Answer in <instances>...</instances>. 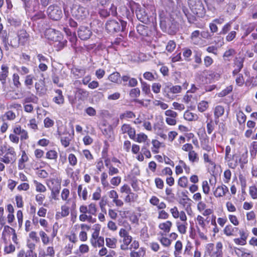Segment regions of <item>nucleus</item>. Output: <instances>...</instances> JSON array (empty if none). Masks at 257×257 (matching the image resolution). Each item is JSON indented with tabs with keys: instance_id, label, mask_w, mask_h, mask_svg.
<instances>
[{
	"instance_id": "1",
	"label": "nucleus",
	"mask_w": 257,
	"mask_h": 257,
	"mask_svg": "<svg viewBox=\"0 0 257 257\" xmlns=\"http://www.w3.org/2000/svg\"><path fill=\"white\" fill-rule=\"evenodd\" d=\"M127 23L122 20L116 21L110 20L106 22L105 29L110 33H118L124 31L126 27Z\"/></svg>"
},
{
	"instance_id": "2",
	"label": "nucleus",
	"mask_w": 257,
	"mask_h": 257,
	"mask_svg": "<svg viewBox=\"0 0 257 257\" xmlns=\"http://www.w3.org/2000/svg\"><path fill=\"white\" fill-rule=\"evenodd\" d=\"M188 5L192 13L199 17H203L206 11L201 0H188Z\"/></svg>"
},
{
	"instance_id": "3",
	"label": "nucleus",
	"mask_w": 257,
	"mask_h": 257,
	"mask_svg": "<svg viewBox=\"0 0 257 257\" xmlns=\"http://www.w3.org/2000/svg\"><path fill=\"white\" fill-rule=\"evenodd\" d=\"M72 16L76 20L82 21L85 20L89 15L88 10L80 5H75L71 10Z\"/></svg>"
},
{
	"instance_id": "4",
	"label": "nucleus",
	"mask_w": 257,
	"mask_h": 257,
	"mask_svg": "<svg viewBox=\"0 0 257 257\" xmlns=\"http://www.w3.org/2000/svg\"><path fill=\"white\" fill-rule=\"evenodd\" d=\"M223 245L221 242H217L215 247L213 243H208L206 249L210 257H222Z\"/></svg>"
},
{
	"instance_id": "5",
	"label": "nucleus",
	"mask_w": 257,
	"mask_h": 257,
	"mask_svg": "<svg viewBox=\"0 0 257 257\" xmlns=\"http://www.w3.org/2000/svg\"><path fill=\"white\" fill-rule=\"evenodd\" d=\"M149 10L144 6H137L136 10V14L138 19L145 24L153 20V18L149 14Z\"/></svg>"
},
{
	"instance_id": "6",
	"label": "nucleus",
	"mask_w": 257,
	"mask_h": 257,
	"mask_svg": "<svg viewBox=\"0 0 257 257\" xmlns=\"http://www.w3.org/2000/svg\"><path fill=\"white\" fill-rule=\"evenodd\" d=\"M5 155L3 158H1V161L5 164L14 163L17 159L16 153L13 147L11 146H5Z\"/></svg>"
},
{
	"instance_id": "7",
	"label": "nucleus",
	"mask_w": 257,
	"mask_h": 257,
	"mask_svg": "<svg viewBox=\"0 0 257 257\" xmlns=\"http://www.w3.org/2000/svg\"><path fill=\"white\" fill-rule=\"evenodd\" d=\"M47 13L48 17L54 21L60 20L63 16L61 8L56 5H50L47 9Z\"/></svg>"
},
{
	"instance_id": "8",
	"label": "nucleus",
	"mask_w": 257,
	"mask_h": 257,
	"mask_svg": "<svg viewBox=\"0 0 257 257\" xmlns=\"http://www.w3.org/2000/svg\"><path fill=\"white\" fill-rule=\"evenodd\" d=\"M45 35L48 39L52 41L60 42L62 40L61 33L59 31L52 28L47 29Z\"/></svg>"
},
{
	"instance_id": "9",
	"label": "nucleus",
	"mask_w": 257,
	"mask_h": 257,
	"mask_svg": "<svg viewBox=\"0 0 257 257\" xmlns=\"http://www.w3.org/2000/svg\"><path fill=\"white\" fill-rule=\"evenodd\" d=\"M244 33L243 37H246L251 34L250 37L253 40L257 39V24L255 23H249L243 27Z\"/></svg>"
},
{
	"instance_id": "10",
	"label": "nucleus",
	"mask_w": 257,
	"mask_h": 257,
	"mask_svg": "<svg viewBox=\"0 0 257 257\" xmlns=\"http://www.w3.org/2000/svg\"><path fill=\"white\" fill-rule=\"evenodd\" d=\"M245 58L243 56L236 57L233 60V67L234 69L232 71L233 76H235V74H237L243 67V63Z\"/></svg>"
},
{
	"instance_id": "11",
	"label": "nucleus",
	"mask_w": 257,
	"mask_h": 257,
	"mask_svg": "<svg viewBox=\"0 0 257 257\" xmlns=\"http://www.w3.org/2000/svg\"><path fill=\"white\" fill-rule=\"evenodd\" d=\"M79 211L81 213H87L90 215H95L97 212L96 205L94 203H90L89 205H81Z\"/></svg>"
},
{
	"instance_id": "12",
	"label": "nucleus",
	"mask_w": 257,
	"mask_h": 257,
	"mask_svg": "<svg viewBox=\"0 0 257 257\" xmlns=\"http://www.w3.org/2000/svg\"><path fill=\"white\" fill-rule=\"evenodd\" d=\"M91 35L92 32L88 27L85 26L79 27L78 31V35L81 40H86L90 37Z\"/></svg>"
},
{
	"instance_id": "13",
	"label": "nucleus",
	"mask_w": 257,
	"mask_h": 257,
	"mask_svg": "<svg viewBox=\"0 0 257 257\" xmlns=\"http://www.w3.org/2000/svg\"><path fill=\"white\" fill-rule=\"evenodd\" d=\"M99 14L103 18H106L110 15H111L112 16H116L117 15V9L115 6L112 4L109 11L107 9H101L99 11Z\"/></svg>"
},
{
	"instance_id": "14",
	"label": "nucleus",
	"mask_w": 257,
	"mask_h": 257,
	"mask_svg": "<svg viewBox=\"0 0 257 257\" xmlns=\"http://www.w3.org/2000/svg\"><path fill=\"white\" fill-rule=\"evenodd\" d=\"M122 134H127L130 138L133 139L135 138L136 130L135 128L132 127L129 124L124 123L121 127L120 130Z\"/></svg>"
},
{
	"instance_id": "15",
	"label": "nucleus",
	"mask_w": 257,
	"mask_h": 257,
	"mask_svg": "<svg viewBox=\"0 0 257 257\" xmlns=\"http://www.w3.org/2000/svg\"><path fill=\"white\" fill-rule=\"evenodd\" d=\"M58 135L61 137L60 141L62 145L66 148L69 146L70 142L71 141V135L69 133H62L61 132L58 131Z\"/></svg>"
},
{
	"instance_id": "16",
	"label": "nucleus",
	"mask_w": 257,
	"mask_h": 257,
	"mask_svg": "<svg viewBox=\"0 0 257 257\" xmlns=\"http://www.w3.org/2000/svg\"><path fill=\"white\" fill-rule=\"evenodd\" d=\"M134 141L139 143H145V145L149 146L150 140L148 139V136L144 133H141L138 134L137 136L136 134L135 135V138L133 139Z\"/></svg>"
},
{
	"instance_id": "17",
	"label": "nucleus",
	"mask_w": 257,
	"mask_h": 257,
	"mask_svg": "<svg viewBox=\"0 0 257 257\" xmlns=\"http://www.w3.org/2000/svg\"><path fill=\"white\" fill-rule=\"evenodd\" d=\"M17 36L22 45H24L29 38V34L24 29L18 31Z\"/></svg>"
},
{
	"instance_id": "18",
	"label": "nucleus",
	"mask_w": 257,
	"mask_h": 257,
	"mask_svg": "<svg viewBox=\"0 0 257 257\" xmlns=\"http://www.w3.org/2000/svg\"><path fill=\"white\" fill-rule=\"evenodd\" d=\"M89 96V92L82 88H77L75 92V97L79 100L84 101Z\"/></svg>"
},
{
	"instance_id": "19",
	"label": "nucleus",
	"mask_w": 257,
	"mask_h": 257,
	"mask_svg": "<svg viewBox=\"0 0 257 257\" xmlns=\"http://www.w3.org/2000/svg\"><path fill=\"white\" fill-rule=\"evenodd\" d=\"M45 79H40L38 82L35 84V87L36 90L37 94L39 95L44 94L45 93Z\"/></svg>"
},
{
	"instance_id": "20",
	"label": "nucleus",
	"mask_w": 257,
	"mask_h": 257,
	"mask_svg": "<svg viewBox=\"0 0 257 257\" xmlns=\"http://www.w3.org/2000/svg\"><path fill=\"white\" fill-rule=\"evenodd\" d=\"M228 192V189L227 186L222 185L218 186L214 192V195L216 197H220L225 195Z\"/></svg>"
},
{
	"instance_id": "21",
	"label": "nucleus",
	"mask_w": 257,
	"mask_h": 257,
	"mask_svg": "<svg viewBox=\"0 0 257 257\" xmlns=\"http://www.w3.org/2000/svg\"><path fill=\"white\" fill-rule=\"evenodd\" d=\"M55 92L56 96L53 99V101L59 105L63 104L64 102V97L62 91L60 89H56Z\"/></svg>"
},
{
	"instance_id": "22",
	"label": "nucleus",
	"mask_w": 257,
	"mask_h": 257,
	"mask_svg": "<svg viewBox=\"0 0 257 257\" xmlns=\"http://www.w3.org/2000/svg\"><path fill=\"white\" fill-rule=\"evenodd\" d=\"M51 182L52 184H54V182L56 183L55 186L52 188H50L52 192V195H53V198L55 199L56 196L59 194L60 190L61 189L60 182L58 180L55 179H52Z\"/></svg>"
},
{
	"instance_id": "23",
	"label": "nucleus",
	"mask_w": 257,
	"mask_h": 257,
	"mask_svg": "<svg viewBox=\"0 0 257 257\" xmlns=\"http://www.w3.org/2000/svg\"><path fill=\"white\" fill-rule=\"evenodd\" d=\"M237 250L236 253L240 257H253L252 252L245 248H238Z\"/></svg>"
},
{
	"instance_id": "24",
	"label": "nucleus",
	"mask_w": 257,
	"mask_h": 257,
	"mask_svg": "<svg viewBox=\"0 0 257 257\" xmlns=\"http://www.w3.org/2000/svg\"><path fill=\"white\" fill-rule=\"evenodd\" d=\"M172 226V223L170 221H167L165 222L161 223L159 225V228L163 230L165 233H169L170 231L171 227Z\"/></svg>"
},
{
	"instance_id": "25",
	"label": "nucleus",
	"mask_w": 257,
	"mask_h": 257,
	"mask_svg": "<svg viewBox=\"0 0 257 257\" xmlns=\"http://www.w3.org/2000/svg\"><path fill=\"white\" fill-rule=\"evenodd\" d=\"M69 214V208L66 205L61 206V212H57L56 217L57 218L67 216Z\"/></svg>"
},
{
	"instance_id": "26",
	"label": "nucleus",
	"mask_w": 257,
	"mask_h": 257,
	"mask_svg": "<svg viewBox=\"0 0 257 257\" xmlns=\"http://www.w3.org/2000/svg\"><path fill=\"white\" fill-rule=\"evenodd\" d=\"M29 160V158L28 156L27 155L26 152L25 151H23L22 152V155L21 158L19 160V163H18V168L19 169H23L25 167V165L24 163L25 162H28Z\"/></svg>"
},
{
	"instance_id": "27",
	"label": "nucleus",
	"mask_w": 257,
	"mask_h": 257,
	"mask_svg": "<svg viewBox=\"0 0 257 257\" xmlns=\"http://www.w3.org/2000/svg\"><path fill=\"white\" fill-rule=\"evenodd\" d=\"M0 38L4 44V48L6 50L8 51L9 48V40L8 36L6 31H4L0 34Z\"/></svg>"
},
{
	"instance_id": "28",
	"label": "nucleus",
	"mask_w": 257,
	"mask_h": 257,
	"mask_svg": "<svg viewBox=\"0 0 257 257\" xmlns=\"http://www.w3.org/2000/svg\"><path fill=\"white\" fill-rule=\"evenodd\" d=\"M108 79L111 82H113V83H121L120 75L117 72H113L112 74H111L110 75H109Z\"/></svg>"
},
{
	"instance_id": "29",
	"label": "nucleus",
	"mask_w": 257,
	"mask_h": 257,
	"mask_svg": "<svg viewBox=\"0 0 257 257\" xmlns=\"http://www.w3.org/2000/svg\"><path fill=\"white\" fill-rule=\"evenodd\" d=\"M163 92L165 97L171 98L170 93H172V84L170 83H166L163 88Z\"/></svg>"
},
{
	"instance_id": "30",
	"label": "nucleus",
	"mask_w": 257,
	"mask_h": 257,
	"mask_svg": "<svg viewBox=\"0 0 257 257\" xmlns=\"http://www.w3.org/2000/svg\"><path fill=\"white\" fill-rule=\"evenodd\" d=\"M1 74H0V80L2 81L3 83L6 82V78L8 77L9 73V68L7 66H2Z\"/></svg>"
},
{
	"instance_id": "31",
	"label": "nucleus",
	"mask_w": 257,
	"mask_h": 257,
	"mask_svg": "<svg viewBox=\"0 0 257 257\" xmlns=\"http://www.w3.org/2000/svg\"><path fill=\"white\" fill-rule=\"evenodd\" d=\"M4 231L9 232V233H12L13 234L12 238V240L13 241V242L17 244L18 243L17 235L16 233L15 230L14 228L10 227L9 226L6 225V226H4Z\"/></svg>"
},
{
	"instance_id": "32",
	"label": "nucleus",
	"mask_w": 257,
	"mask_h": 257,
	"mask_svg": "<svg viewBox=\"0 0 257 257\" xmlns=\"http://www.w3.org/2000/svg\"><path fill=\"white\" fill-rule=\"evenodd\" d=\"M34 79L35 80V79H36V78L32 74L27 75L25 77L24 84H25V86L28 89H30L31 88V86L33 84V80Z\"/></svg>"
},
{
	"instance_id": "33",
	"label": "nucleus",
	"mask_w": 257,
	"mask_h": 257,
	"mask_svg": "<svg viewBox=\"0 0 257 257\" xmlns=\"http://www.w3.org/2000/svg\"><path fill=\"white\" fill-rule=\"evenodd\" d=\"M184 118L188 121L196 120L198 117L197 114L193 113L189 111H186L184 114Z\"/></svg>"
},
{
	"instance_id": "34",
	"label": "nucleus",
	"mask_w": 257,
	"mask_h": 257,
	"mask_svg": "<svg viewBox=\"0 0 257 257\" xmlns=\"http://www.w3.org/2000/svg\"><path fill=\"white\" fill-rule=\"evenodd\" d=\"M137 30L138 33L143 36H146L148 35L149 31L148 27L143 25H140L137 26Z\"/></svg>"
},
{
	"instance_id": "35",
	"label": "nucleus",
	"mask_w": 257,
	"mask_h": 257,
	"mask_svg": "<svg viewBox=\"0 0 257 257\" xmlns=\"http://www.w3.org/2000/svg\"><path fill=\"white\" fill-rule=\"evenodd\" d=\"M122 242V243L120 245V248L122 250H125L128 248V245L132 241V237L130 236L128 238L125 239L120 240L119 242Z\"/></svg>"
},
{
	"instance_id": "36",
	"label": "nucleus",
	"mask_w": 257,
	"mask_h": 257,
	"mask_svg": "<svg viewBox=\"0 0 257 257\" xmlns=\"http://www.w3.org/2000/svg\"><path fill=\"white\" fill-rule=\"evenodd\" d=\"M20 44H21V43L17 36L12 37L10 40V43H9V46L14 48H18Z\"/></svg>"
},
{
	"instance_id": "37",
	"label": "nucleus",
	"mask_w": 257,
	"mask_h": 257,
	"mask_svg": "<svg viewBox=\"0 0 257 257\" xmlns=\"http://www.w3.org/2000/svg\"><path fill=\"white\" fill-rule=\"evenodd\" d=\"M188 158L191 163H197L199 161V157L197 153L192 150L189 152Z\"/></svg>"
},
{
	"instance_id": "38",
	"label": "nucleus",
	"mask_w": 257,
	"mask_h": 257,
	"mask_svg": "<svg viewBox=\"0 0 257 257\" xmlns=\"http://www.w3.org/2000/svg\"><path fill=\"white\" fill-rule=\"evenodd\" d=\"M203 158L204 163H208L212 166H215V163L213 160V157H212L211 153H204Z\"/></svg>"
},
{
	"instance_id": "39",
	"label": "nucleus",
	"mask_w": 257,
	"mask_h": 257,
	"mask_svg": "<svg viewBox=\"0 0 257 257\" xmlns=\"http://www.w3.org/2000/svg\"><path fill=\"white\" fill-rule=\"evenodd\" d=\"M187 222L183 223H180L179 221L176 222V225L179 232L181 234H185L186 232L187 229Z\"/></svg>"
},
{
	"instance_id": "40",
	"label": "nucleus",
	"mask_w": 257,
	"mask_h": 257,
	"mask_svg": "<svg viewBox=\"0 0 257 257\" xmlns=\"http://www.w3.org/2000/svg\"><path fill=\"white\" fill-rule=\"evenodd\" d=\"M224 113V108L222 106L217 105L215 107L214 111V114L215 116L220 117Z\"/></svg>"
},
{
	"instance_id": "41",
	"label": "nucleus",
	"mask_w": 257,
	"mask_h": 257,
	"mask_svg": "<svg viewBox=\"0 0 257 257\" xmlns=\"http://www.w3.org/2000/svg\"><path fill=\"white\" fill-rule=\"evenodd\" d=\"M235 230H237V228L233 227L231 225H227L224 229V233L227 236L233 235Z\"/></svg>"
},
{
	"instance_id": "42",
	"label": "nucleus",
	"mask_w": 257,
	"mask_h": 257,
	"mask_svg": "<svg viewBox=\"0 0 257 257\" xmlns=\"http://www.w3.org/2000/svg\"><path fill=\"white\" fill-rule=\"evenodd\" d=\"M153 147L152 148V151L154 154L159 153V149L161 147V143L157 140H153L152 141Z\"/></svg>"
},
{
	"instance_id": "43",
	"label": "nucleus",
	"mask_w": 257,
	"mask_h": 257,
	"mask_svg": "<svg viewBox=\"0 0 257 257\" xmlns=\"http://www.w3.org/2000/svg\"><path fill=\"white\" fill-rule=\"evenodd\" d=\"M106 245L111 248H114L116 247L117 240L115 238H106Z\"/></svg>"
},
{
	"instance_id": "44",
	"label": "nucleus",
	"mask_w": 257,
	"mask_h": 257,
	"mask_svg": "<svg viewBox=\"0 0 257 257\" xmlns=\"http://www.w3.org/2000/svg\"><path fill=\"white\" fill-rule=\"evenodd\" d=\"M57 157L58 154L55 150H50L46 154V158L48 159L56 161Z\"/></svg>"
},
{
	"instance_id": "45",
	"label": "nucleus",
	"mask_w": 257,
	"mask_h": 257,
	"mask_svg": "<svg viewBox=\"0 0 257 257\" xmlns=\"http://www.w3.org/2000/svg\"><path fill=\"white\" fill-rule=\"evenodd\" d=\"M135 113L131 111H126L119 115L120 119L132 118L135 117Z\"/></svg>"
},
{
	"instance_id": "46",
	"label": "nucleus",
	"mask_w": 257,
	"mask_h": 257,
	"mask_svg": "<svg viewBox=\"0 0 257 257\" xmlns=\"http://www.w3.org/2000/svg\"><path fill=\"white\" fill-rule=\"evenodd\" d=\"M39 235L41 238L42 241L44 245H47L49 242V237L43 231L41 230L39 232Z\"/></svg>"
},
{
	"instance_id": "47",
	"label": "nucleus",
	"mask_w": 257,
	"mask_h": 257,
	"mask_svg": "<svg viewBox=\"0 0 257 257\" xmlns=\"http://www.w3.org/2000/svg\"><path fill=\"white\" fill-rule=\"evenodd\" d=\"M192 54V51L190 49L185 48L183 49V56L185 61H190L191 60L190 57Z\"/></svg>"
},
{
	"instance_id": "48",
	"label": "nucleus",
	"mask_w": 257,
	"mask_h": 257,
	"mask_svg": "<svg viewBox=\"0 0 257 257\" xmlns=\"http://www.w3.org/2000/svg\"><path fill=\"white\" fill-rule=\"evenodd\" d=\"M257 153V142H253L250 146V153L252 158H254Z\"/></svg>"
},
{
	"instance_id": "49",
	"label": "nucleus",
	"mask_w": 257,
	"mask_h": 257,
	"mask_svg": "<svg viewBox=\"0 0 257 257\" xmlns=\"http://www.w3.org/2000/svg\"><path fill=\"white\" fill-rule=\"evenodd\" d=\"M235 76H236L235 82L236 84L239 86H242L244 82V79L242 74L239 72L237 74H235Z\"/></svg>"
},
{
	"instance_id": "50",
	"label": "nucleus",
	"mask_w": 257,
	"mask_h": 257,
	"mask_svg": "<svg viewBox=\"0 0 257 257\" xmlns=\"http://www.w3.org/2000/svg\"><path fill=\"white\" fill-rule=\"evenodd\" d=\"M34 183L36 186V190L37 192H44L46 191L45 186L42 183L34 180Z\"/></svg>"
},
{
	"instance_id": "51",
	"label": "nucleus",
	"mask_w": 257,
	"mask_h": 257,
	"mask_svg": "<svg viewBox=\"0 0 257 257\" xmlns=\"http://www.w3.org/2000/svg\"><path fill=\"white\" fill-rule=\"evenodd\" d=\"M235 54V51L233 49H230L225 52L223 54V58L225 60L229 61L230 57Z\"/></svg>"
},
{
	"instance_id": "52",
	"label": "nucleus",
	"mask_w": 257,
	"mask_h": 257,
	"mask_svg": "<svg viewBox=\"0 0 257 257\" xmlns=\"http://www.w3.org/2000/svg\"><path fill=\"white\" fill-rule=\"evenodd\" d=\"M236 117L237 119L240 124L244 123L246 120V115L241 111H239L237 112Z\"/></svg>"
},
{
	"instance_id": "53",
	"label": "nucleus",
	"mask_w": 257,
	"mask_h": 257,
	"mask_svg": "<svg viewBox=\"0 0 257 257\" xmlns=\"http://www.w3.org/2000/svg\"><path fill=\"white\" fill-rule=\"evenodd\" d=\"M232 90V86L231 85L228 86L224 89L222 90L221 92H220L218 96L219 97H223L227 95L230 92H231Z\"/></svg>"
},
{
	"instance_id": "54",
	"label": "nucleus",
	"mask_w": 257,
	"mask_h": 257,
	"mask_svg": "<svg viewBox=\"0 0 257 257\" xmlns=\"http://www.w3.org/2000/svg\"><path fill=\"white\" fill-rule=\"evenodd\" d=\"M20 76L17 73H14L13 75V81L14 85L17 88H19L21 86V83L20 80Z\"/></svg>"
},
{
	"instance_id": "55",
	"label": "nucleus",
	"mask_w": 257,
	"mask_h": 257,
	"mask_svg": "<svg viewBox=\"0 0 257 257\" xmlns=\"http://www.w3.org/2000/svg\"><path fill=\"white\" fill-rule=\"evenodd\" d=\"M129 94L132 98L138 97L140 95V90L138 87L133 88L130 90Z\"/></svg>"
},
{
	"instance_id": "56",
	"label": "nucleus",
	"mask_w": 257,
	"mask_h": 257,
	"mask_svg": "<svg viewBox=\"0 0 257 257\" xmlns=\"http://www.w3.org/2000/svg\"><path fill=\"white\" fill-rule=\"evenodd\" d=\"M188 182V181L187 178L185 176H183L180 178L178 183L180 187L185 188L187 186Z\"/></svg>"
},
{
	"instance_id": "57",
	"label": "nucleus",
	"mask_w": 257,
	"mask_h": 257,
	"mask_svg": "<svg viewBox=\"0 0 257 257\" xmlns=\"http://www.w3.org/2000/svg\"><path fill=\"white\" fill-rule=\"evenodd\" d=\"M38 100V98L34 94H32L31 95L26 97L24 99V103L33 102L36 103Z\"/></svg>"
},
{
	"instance_id": "58",
	"label": "nucleus",
	"mask_w": 257,
	"mask_h": 257,
	"mask_svg": "<svg viewBox=\"0 0 257 257\" xmlns=\"http://www.w3.org/2000/svg\"><path fill=\"white\" fill-rule=\"evenodd\" d=\"M145 251L143 249H139L138 251H132L130 253L131 257H143Z\"/></svg>"
},
{
	"instance_id": "59",
	"label": "nucleus",
	"mask_w": 257,
	"mask_h": 257,
	"mask_svg": "<svg viewBox=\"0 0 257 257\" xmlns=\"http://www.w3.org/2000/svg\"><path fill=\"white\" fill-rule=\"evenodd\" d=\"M208 107V102L205 101H202L198 105V109L200 112H203L207 109Z\"/></svg>"
},
{
	"instance_id": "60",
	"label": "nucleus",
	"mask_w": 257,
	"mask_h": 257,
	"mask_svg": "<svg viewBox=\"0 0 257 257\" xmlns=\"http://www.w3.org/2000/svg\"><path fill=\"white\" fill-rule=\"evenodd\" d=\"M27 247L29 248V250L27 251V252H29V255L30 256H33V251L35 249L36 245L34 243L28 241L27 242Z\"/></svg>"
},
{
	"instance_id": "61",
	"label": "nucleus",
	"mask_w": 257,
	"mask_h": 257,
	"mask_svg": "<svg viewBox=\"0 0 257 257\" xmlns=\"http://www.w3.org/2000/svg\"><path fill=\"white\" fill-rule=\"evenodd\" d=\"M176 43L174 41L170 40L168 42L166 49L168 52H172L176 48Z\"/></svg>"
},
{
	"instance_id": "62",
	"label": "nucleus",
	"mask_w": 257,
	"mask_h": 257,
	"mask_svg": "<svg viewBox=\"0 0 257 257\" xmlns=\"http://www.w3.org/2000/svg\"><path fill=\"white\" fill-rule=\"evenodd\" d=\"M137 195L132 192L130 193V194H127V195L125 197L124 200L126 202L128 203L132 201H134L137 198Z\"/></svg>"
},
{
	"instance_id": "63",
	"label": "nucleus",
	"mask_w": 257,
	"mask_h": 257,
	"mask_svg": "<svg viewBox=\"0 0 257 257\" xmlns=\"http://www.w3.org/2000/svg\"><path fill=\"white\" fill-rule=\"evenodd\" d=\"M147 145H144L141 149V153L144 155L147 158H150L151 157V154L150 151L148 149Z\"/></svg>"
},
{
	"instance_id": "64",
	"label": "nucleus",
	"mask_w": 257,
	"mask_h": 257,
	"mask_svg": "<svg viewBox=\"0 0 257 257\" xmlns=\"http://www.w3.org/2000/svg\"><path fill=\"white\" fill-rule=\"evenodd\" d=\"M119 236L122 238V239H125V238H128L131 235H129L128 231L124 229L120 228L119 231Z\"/></svg>"
}]
</instances>
